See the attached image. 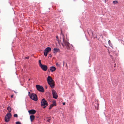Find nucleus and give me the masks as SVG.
<instances>
[{"label":"nucleus","mask_w":124,"mask_h":124,"mask_svg":"<svg viewBox=\"0 0 124 124\" xmlns=\"http://www.w3.org/2000/svg\"><path fill=\"white\" fill-rule=\"evenodd\" d=\"M47 81L48 84L50 86L51 88H54L55 85L54 81L51 77L48 76L47 78Z\"/></svg>","instance_id":"1"},{"label":"nucleus","mask_w":124,"mask_h":124,"mask_svg":"<svg viewBox=\"0 0 124 124\" xmlns=\"http://www.w3.org/2000/svg\"><path fill=\"white\" fill-rule=\"evenodd\" d=\"M28 95L29 96L30 98L34 101H36L38 100V98L37 95L36 94L32 93L31 94L30 92H28Z\"/></svg>","instance_id":"2"},{"label":"nucleus","mask_w":124,"mask_h":124,"mask_svg":"<svg viewBox=\"0 0 124 124\" xmlns=\"http://www.w3.org/2000/svg\"><path fill=\"white\" fill-rule=\"evenodd\" d=\"M6 116H6L5 118V121L6 122H9L10 120V119L11 117V115L10 113H8Z\"/></svg>","instance_id":"3"},{"label":"nucleus","mask_w":124,"mask_h":124,"mask_svg":"<svg viewBox=\"0 0 124 124\" xmlns=\"http://www.w3.org/2000/svg\"><path fill=\"white\" fill-rule=\"evenodd\" d=\"M40 103L42 106H47L48 105V103L44 98H43L42 99Z\"/></svg>","instance_id":"4"},{"label":"nucleus","mask_w":124,"mask_h":124,"mask_svg":"<svg viewBox=\"0 0 124 124\" xmlns=\"http://www.w3.org/2000/svg\"><path fill=\"white\" fill-rule=\"evenodd\" d=\"M51 50V48L49 47H48L46 48L44 50V55L45 56H47L48 53Z\"/></svg>","instance_id":"5"},{"label":"nucleus","mask_w":124,"mask_h":124,"mask_svg":"<svg viewBox=\"0 0 124 124\" xmlns=\"http://www.w3.org/2000/svg\"><path fill=\"white\" fill-rule=\"evenodd\" d=\"M36 87L37 90L39 91L42 92H44V89L42 86L37 85Z\"/></svg>","instance_id":"6"},{"label":"nucleus","mask_w":124,"mask_h":124,"mask_svg":"<svg viewBox=\"0 0 124 124\" xmlns=\"http://www.w3.org/2000/svg\"><path fill=\"white\" fill-rule=\"evenodd\" d=\"M63 42L64 43L65 45L66 46V48L68 49H70V47L69 46V43L67 42L66 40H64V36L63 35Z\"/></svg>","instance_id":"7"},{"label":"nucleus","mask_w":124,"mask_h":124,"mask_svg":"<svg viewBox=\"0 0 124 124\" xmlns=\"http://www.w3.org/2000/svg\"><path fill=\"white\" fill-rule=\"evenodd\" d=\"M52 91L53 98L55 99H57L58 96L56 91L54 90H52Z\"/></svg>","instance_id":"8"},{"label":"nucleus","mask_w":124,"mask_h":124,"mask_svg":"<svg viewBox=\"0 0 124 124\" xmlns=\"http://www.w3.org/2000/svg\"><path fill=\"white\" fill-rule=\"evenodd\" d=\"M40 67L43 71H46L48 69L46 65H45L42 64Z\"/></svg>","instance_id":"9"},{"label":"nucleus","mask_w":124,"mask_h":124,"mask_svg":"<svg viewBox=\"0 0 124 124\" xmlns=\"http://www.w3.org/2000/svg\"><path fill=\"white\" fill-rule=\"evenodd\" d=\"M36 111L34 109H31L28 111V112L30 114H35L36 113Z\"/></svg>","instance_id":"10"},{"label":"nucleus","mask_w":124,"mask_h":124,"mask_svg":"<svg viewBox=\"0 0 124 124\" xmlns=\"http://www.w3.org/2000/svg\"><path fill=\"white\" fill-rule=\"evenodd\" d=\"M56 69V68L55 67L52 66L50 67V69H48V70H49L51 72H53Z\"/></svg>","instance_id":"11"},{"label":"nucleus","mask_w":124,"mask_h":124,"mask_svg":"<svg viewBox=\"0 0 124 124\" xmlns=\"http://www.w3.org/2000/svg\"><path fill=\"white\" fill-rule=\"evenodd\" d=\"M87 32L89 36L91 34H92V36H93V31H92L91 30H87Z\"/></svg>","instance_id":"12"},{"label":"nucleus","mask_w":124,"mask_h":124,"mask_svg":"<svg viewBox=\"0 0 124 124\" xmlns=\"http://www.w3.org/2000/svg\"><path fill=\"white\" fill-rule=\"evenodd\" d=\"M60 51V50L59 48H54L53 49V53H55L58 52H59Z\"/></svg>","instance_id":"13"},{"label":"nucleus","mask_w":124,"mask_h":124,"mask_svg":"<svg viewBox=\"0 0 124 124\" xmlns=\"http://www.w3.org/2000/svg\"><path fill=\"white\" fill-rule=\"evenodd\" d=\"M30 119L31 121H32L35 119V116L33 115H31L30 116Z\"/></svg>","instance_id":"14"},{"label":"nucleus","mask_w":124,"mask_h":124,"mask_svg":"<svg viewBox=\"0 0 124 124\" xmlns=\"http://www.w3.org/2000/svg\"><path fill=\"white\" fill-rule=\"evenodd\" d=\"M7 109L9 113L11 111V107L9 106H8L7 108Z\"/></svg>","instance_id":"15"},{"label":"nucleus","mask_w":124,"mask_h":124,"mask_svg":"<svg viewBox=\"0 0 124 124\" xmlns=\"http://www.w3.org/2000/svg\"><path fill=\"white\" fill-rule=\"evenodd\" d=\"M53 106H56V101H52V104H51Z\"/></svg>","instance_id":"16"},{"label":"nucleus","mask_w":124,"mask_h":124,"mask_svg":"<svg viewBox=\"0 0 124 124\" xmlns=\"http://www.w3.org/2000/svg\"><path fill=\"white\" fill-rule=\"evenodd\" d=\"M113 3L114 4H116L118 3V2L117 0L114 1Z\"/></svg>","instance_id":"17"},{"label":"nucleus","mask_w":124,"mask_h":124,"mask_svg":"<svg viewBox=\"0 0 124 124\" xmlns=\"http://www.w3.org/2000/svg\"><path fill=\"white\" fill-rule=\"evenodd\" d=\"M39 66L40 67L41 66L42 64H41V61L40 60H39Z\"/></svg>","instance_id":"18"},{"label":"nucleus","mask_w":124,"mask_h":124,"mask_svg":"<svg viewBox=\"0 0 124 124\" xmlns=\"http://www.w3.org/2000/svg\"><path fill=\"white\" fill-rule=\"evenodd\" d=\"M108 43L109 45L111 46V47H112L111 46V45H112V44H111V41H110V40H108Z\"/></svg>","instance_id":"19"},{"label":"nucleus","mask_w":124,"mask_h":124,"mask_svg":"<svg viewBox=\"0 0 124 124\" xmlns=\"http://www.w3.org/2000/svg\"><path fill=\"white\" fill-rule=\"evenodd\" d=\"M53 107V106L51 104L49 108V109L50 110Z\"/></svg>","instance_id":"20"},{"label":"nucleus","mask_w":124,"mask_h":124,"mask_svg":"<svg viewBox=\"0 0 124 124\" xmlns=\"http://www.w3.org/2000/svg\"><path fill=\"white\" fill-rule=\"evenodd\" d=\"M14 116L15 117H18V115L17 114H15L14 115Z\"/></svg>","instance_id":"21"},{"label":"nucleus","mask_w":124,"mask_h":124,"mask_svg":"<svg viewBox=\"0 0 124 124\" xmlns=\"http://www.w3.org/2000/svg\"><path fill=\"white\" fill-rule=\"evenodd\" d=\"M16 124H21V122L19 121L16 122Z\"/></svg>","instance_id":"22"},{"label":"nucleus","mask_w":124,"mask_h":124,"mask_svg":"<svg viewBox=\"0 0 124 124\" xmlns=\"http://www.w3.org/2000/svg\"><path fill=\"white\" fill-rule=\"evenodd\" d=\"M61 44L63 47H64V46H65L64 45V43L63 42V43H62Z\"/></svg>","instance_id":"23"},{"label":"nucleus","mask_w":124,"mask_h":124,"mask_svg":"<svg viewBox=\"0 0 124 124\" xmlns=\"http://www.w3.org/2000/svg\"><path fill=\"white\" fill-rule=\"evenodd\" d=\"M51 120V119H48V120H47L46 121L47 122H50V121Z\"/></svg>","instance_id":"24"},{"label":"nucleus","mask_w":124,"mask_h":124,"mask_svg":"<svg viewBox=\"0 0 124 124\" xmlns=\"http://www.w3.org/2000/svg\"><path fill=\"white\" fill-rule=\"evenodd\" d=\"M29 56H28L27 57H25V59H29Z\"/></svg>","instance_id":"25"},{"label":"nucleus","mask_w":124,"mask_h":124,"mask_svg":"<svg viewBox=\"0 0 124 124\" xmlns=\"http://www.w3.org/2000/svg\"><path fill=\"white\" fill-rule=\"evenodd\" d=\"M56 65L57 66H59V64L58 63H56Z\"/></svg>","instance_id":"26"},{"label":"nucleus","mask_w":124,"mask_h":124,"mask_svg":"<svg viewBox=\"0 0 124 124\" xmlns=\"http://www.w3.org/2000/svg\"><path fill=\"white\" fill-rule=\"evenodd\" d=\"M45 88L46 89L47 88V87L46 85H45Z\"/></svg>","instance_id":"27"},{"label":"nucleus","mask_w":124,"mask_h":124,"mask_svg":"<svg viewBox=\"0 0 124 124\" xmlns=\"http://www.w3.org/2000/svg\"><path fill=\"white\" fill-rule=\"evenodd\" d=\"M62 104L63 105H65V102H63L62 103Z\"/></svg>","instance_id":"28"},{"label":"nucleus","mask_w":124,"mask_h":124,"mask_svg":"<svg viewBox=\"0 0 124 124\" xmlns=\"http://www.w3.org/2000/svg\"><path fill=\"white\" fill-rule=\"evenodd\" d=\"M44 106V107H43V108H45L47 106Z\"/></svg>","instance_id":"29"},{"label":"nucleus","mask_w":124,"mask_h":124,"mask_svg":"<svg viewBox=\"0 0 124 124\" xmlns=\"http://www.w3.org/2000/svg\"><path fill=\"white\" fill-rule=\"evenodd\" d=\"M52 55H51V54H50L49 57H52Z\"/></svg>","instance_id":"30"},{"label":"nucleus","mask_w":124,"mask_h":124,"mask_svg":"<svg viewBox=\"0 0 124 124\" xmlns=\"http://www.w3.org/2000/svg\"><path fill=\"white\" fill-rule=\"evenodd\" d=\"M13 95H11V97L12 98H13Z\"/></svg>","instance_id":"31"},{"label":"nucleus","mask_w":124,"mask_h":124,"mask_svg":"<svg viewBox=\"0 0 124 124\" xmlns=\"http://www.w3.org/2000/svg\"><path fill=\"white\" fill-rule=\"evenodd\" d=\"M114 67H116V64H114Z\"/></svg>","instance_id":"32"},{"label":"nucleus","mask_w":124,"mask_h":124,"mask_svg":"<svg viewBox=\"0 0 124 124\" xmlns=\"http://www.w3.org/2000/svg\"><path fill=\"white\" fill-rule=\"evenodd\" d=\"M97 105L98 106H99V104L98 103L97 104Z\"/></svg>","instance_id":"33"},{"label":"nucleus","mask_w":124,"mask_h":124,"mask_svg":"<svg viewBox=\"0 0 124 124\" xmlns=\"http://www.w3.org/2000/svg\"><path fill=\"white\" fill-rule=\"evenodd\" d=\"M14 92L15 93H16L17 92H16L15 91H14Z\"/></svg>","instance_id":"34"},{"label":"nucleus","mask_w":124,"mask_h":124,"mask_svg":"<svg viewBox=\"0 0 124 124\" xmlns=\"http://www.w3.org/2000/svg\"><path fill=\"white\" fill-rule=\"evenodd\" d=\"M56 38H57H57H58V37H57V36H56Z\"/></svg>","instance_id":"35"},{"label":"nucleus","mask_w":124,"mask_h":124,"mask_svg":"<svg viewBox=\"0 0 124 124\" xmlns=\"http://www.w3.org/2000/svg\"><path fill=\"white\" fill-rule=\"evenodd\" d=\"M37 117V118H38V117Z\"/></svg>","instance_id":"36"},{"label":"nucleus","mask_w":124,"mask_h":124,"mask_svg":"<svg viewBox=\"0 0 124 124\" xmlns=\"http://www.w3.org/2000/svg\"><path fill=\"white\" fill-rule=\"evenodd\" d=\"M74 1H75V0H74Z\"/></svg>","instance_id":"37"}]
</instances>
